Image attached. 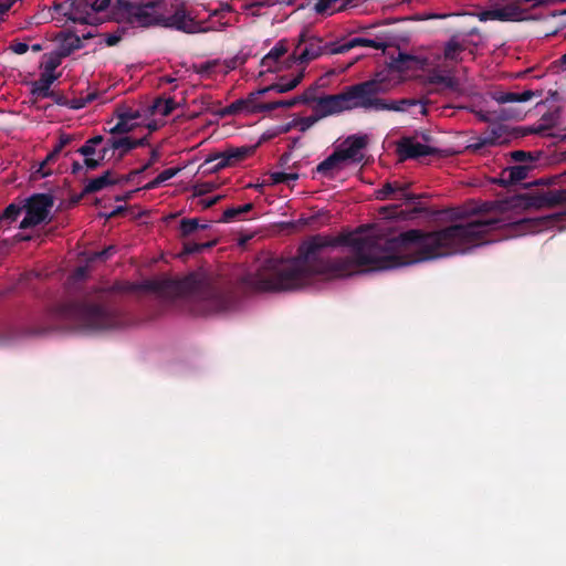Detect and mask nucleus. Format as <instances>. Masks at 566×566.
<instances>
[{
    "mask_svg": "<svg viewBox=\"0 0 566 566\" xmlns=\"http://www.w3.org/2000/svg\"><path fill=\"white\" fill-rule=\"evenodd\" d=\"M91 315H92L95 319H97V321H102V319H104V317H105V313H104L103 311H101L99 308H93V310L91 311Z\"/></svg>",
    "mask_w": 566,
    "mask_h": 566,
    "instance_id": "obj_48",
    "label": "nucleus"
},
{
    "mask_svg": "<svg viewBox=\"0 0 566 566\" xmlns=\"http://www.w3.org/2000/svg\"><path fill=\"white\" fill-rule=\"evenodd\" d=\"M430 153V148L420 142L406 139L399 145V154L402 158H418Z\"/></svg>",
    "mask_w": 566,
    "mask_h": 566,
    "instance_id": "obj_19",
    "label": "nucleus"
},
{
    "mask_svg": "<svg viewBox=\"0 0 566 566\" xmlns=\"http://www.w3.org/2000/svg\"><path fill=\"white\" fill-rule=\"evenodd\" d=\"M515 2L518 3V6L522 8V4H532V6H536L541 2H543V0H515Z\"/></svg>",
    "mask_w": 566,
    "mask_h": 566,
    "instance_id": "obj_51",
    "label": "nucleus"
},
{
    "mask_svg": "<svg viewBox=\"0 0 566 566\" xmlns=\"http://www.w3.org/2000/svg\"><path fill=\"white\" fill-rule=\"evenodd\" d=\"M61 64V55L57 53H51L44 56V60L41 63V67L44 70L53 71L60 66Z\"/></svg>",
    "mask_w": 566,
    "mask_h": 566,
    "instance_id": "obj_33",
    "label": "nucleus"
},
{
    "mask_svg": "<svg viewBox=\"0 0 566 566\" xmlns=\"http://www.w3.org/2000/svg\"><path fill=\"white\" fill-rule=\"evenodd\" d=\"M314 12L319 15H333L352 7L355 0H307Z\"/></svg>",
    "mask_w": 566,
    "mask_h": 566,
    "instance_id": "obj_17",
    "label": "nucleus"
},
{
    "mask_svg": "<svg viewBox=\"0 0 566 566\" xmlns=\"http://www.w3.org/2000/svg\"><path fill=\"white\" fill-rule=\"evenodd\" d=\"M159 157V154L157 150H153L151 151V156H150V159L147 164H145L139 170L136 171V174H140L143 171H145L147 168H149Z\"/></svg>",
    "mask_w": 566,
    "mask_h": 566,
    "instance_id": "obj_46",
    "label": "nucleus"
},
{
    "mask_svg": "<svg viewBox=\"0 0 566 566\" xmlns=\"http://www.w3.org/2000/svg\"><path fill=\"white\" fill-rule=\"evenodd\" d=\"M526 12L515 0H503L482 13L483 20L499 21H521L524 20Z\"/></svg>",
    "mask_w": 566,
    "mask_h": 566,
    "instance_id": "obj_12",
    "label": "nucleus"
},
{
    "mask_svg": "<svg viewBox=\"0 0 566 566\" xmlns=\"http://www.w3.org/2000/svg\"><path fill=\"white\" fill-rule=\"evenodd\" d=\"M252 208H253L252 203H245L243 206L237 207L239 214L249 212L252 210Z\"/></svg>",
    "mask_w": 566,
    "mask_h": 566,
    "instance_id": "obj_50",
    "label": "nucleus"
},
{
    "mask_svg": "<svg viewBox=\"0 0 566 566\" xmlns=\"http://www.w3.org/2000/svg\"><path fill=\"white\" fill-rule=\"evenodd\" d=\"M119 210H120V208L115 209L109 214H107V218L115 216Z\"/></svg>",
    "mask_w": 566,
    "mask_h": 566,
    "instance_id": "obj_54",
    "label": "nucleus"
},
{
    "mask_svg": "<svg viewBox=\"0 0 566 566\" xmlns=\"http://www.w3.org/2000/svg\"><path fill=\"white\" fill-rule=\"evenodd\" d=\"M180 171L179 168H168L161 171L155 179L144 186V189L150 190L159 187L164 182L174 178Z\"/></svg>",
    "mask_w": 566,
    "mask_h": 566,
    "instance_id": "obj_27",
    "label": "nucleus"
},
{
    "mask_svg": "<svg viewBox=\"0 0 566 566\" xmlns=\"http://www.w3.org/2000/svg\"><path fill=\"white\" fill-rule=\"evenodd\" d=\"M164 27L180 30L187 33H198L221 30L224 24L212 25L206 22L196 21L186 10L178 9L172 14L164 18L161 22Z\"/></svg>",
    "mask_w": 566,
    "mask_h": 566,
    "instance_id": "obj_8",
    "label": "nucleus"
},
{
    "mask_svg": "<svg viewBox=\"0 0 566 566\" xmlns=\"http://www.w3.org/2000/svg\"><path fill=\"white\" fill-rule=\"evenodd\" d=\"M17 0H0V21L9 12Z\"/></svg>",
    "mask_w": 566,
    "mask_h": 566,
    "instance_id": "obj_40",
    "label": "nucleus"
},
{
    "mask_svg": "<svg viewBox=\"0 0 566 566\" xmlns=\"http://www.w3.org/2000/svg\"><path fill=\"white\" fill-rule=\"evenodd\" d=\"M84 270L83 269H78V274H83Z\"/></svg>",
    "mask_w": 566,
    "mask_h": 566,
    "instance_id": "obj_59",
    "label": "nucleus"
},
{
    "mask_svg": "<svg viewBox=\"0 0 566 566\" xmlns=\"http://www.w3.org/2000/svg\"><path fill=\"white\" fill-rule=\"evenodd\" d=\"M534 96L532 91H524L522 93H505L500 97V102L502 103H512V102H526L530 101Z\"/></svg>",
    "mask_w": 566,
    "mask_h": 566,
    "instance_id": "obj_30",
    "label": "nucleus"
},
{
    "mask_svg": "<svg viewBox=\"0 0 566 566\" xmlns=\"http://www.w3.org/2000/svg\"><path fill=\"white\" fill-rule=\"evenodd\" d=\"M499 223L486 219L428 233L409 230L394 239L374 229H358L337 239L316 235L300 247L294 259L265 260L247 275L245 283L258 292L293 291L314 285L317 277L339 279L465 253L483 244Z\"/></svg>",
    "mask_w": 566,
    "mask_h": 566,
    "instance_id": "obj_1",
    "label": "nucleus"
},
{
    "mask_svg": "<svg viewBox=\"0 0 566 566\" xmlns=\"http://www.w3.org/2000/svg\"><path fill=\"white\" fill-rule=\"evenodd\" d=\"M95 99V94L93 93H90L87 94L86 97H81V98H74L70 102V106L71 108L73 109H80V108H83L86 106L87 103L92 102Z\"/></svg>",
    "mask_w": 566,
    "mask_h": 566,
    "instance_id": "obj_36",
    "label": "nucleus"
},
{
    "mask_svg": "<svg viewBox=\"0 0 566 566\" xmlns=\"http://www.w3.org/2000/svg\"><path fill=\"white\" fill-rule=\"evenodd\" d=\"M119 15L122 20L126 21L133 28H146L160 24L161 22L159 8L154 2H127L120 7Z\"/></svg>",
    "mask_w": 566,
    "mask_h": 566,
    "instance_id": "obj_6",
    "label": "nucleus"
},
{
    "mask_svg": "<svg viewBox=\"0 0 566 566\" xmlns=\"http://www.w3.org/2000/svg\"><path fill=\"white\" fill-rule=\"evenodd\" d=\"M424 60L406 54H399L385 70L377 73L381 76L384 85H388V91L400 84L402 81L419 76V71L424 70Z\"/></svg>",
    "mask_w": 566,
    "mask_h": 566,
    "instance_id": "obj_5",
    "label": "nucleus"
},
{
    "mask_svg": "<svg viewBox=\"0 0 566 566\" xmlns=\"http://www.w3.org/2000/svg\"><path fill=\"white\" fill-rule=\"evenodd\" d=\"M195 279H196L195 275H189V276L185 277L181 281L169 282L168 287L174 290V291L187 292V291L192 289V285L195 283Z\"/></svg>",
    "mask_w": 566,
    "mask_h": 566,
    "instance_id": "obj_32",
    "label": "nucleus"
},
{
    "mask_svg": "<svg viewBox=\"0 0 566 566\" xmlns=\"http://www.w3.org/2000/svg\"><path fill=\"white\" fill-rule=\"evenodd\" d=\"M116 42V39H109L108 44H114Z\"/></svg>",
    "mask_w": 566,
    "mask_h": 566,
    "instance_id": "obj_57",
    "label": "nucleus"
},
{
    "mask_svg": "<svg viewBox=\"0 0 566 566\" xmlns=\"http://www.w3.org/2000/svg\"><path fill=\"white\" fill-rule=\"evenodd\" d=\"M428 82L444 88H455L458 85L452 73L446 70H432L428 75Z\"/></svg>",
    "mask_w": 566,
    "mask_h": 566,
    "instance_id": "obj_20",
    "label": "nucleus"
},
{
    "mask_svg": "<svg viewBox=\"0 0 566 566\" xmlns=\"http://www.w3.org/2000/svg\"><path fill=\"white\" fill-rule=\"evenodd\" d=\"M33 50H34V51H40V50H41V46H40L39 44H35V45H33Z\"/></svg>",
    "mask_w": 566,
    "mask_h": 566,
    "instance_id": "obj_55",
    "label": "nucleus"
},
{
    "mask_svg": "<svg viewBox=\"0 0 566 566\" xmlns=\"http://www.w3.org/2000/svg\"><path fill=\"white\" fill-rule=\"evenodd\" d=\"M473 54L474 49L469 38L465 35L452 36L444 44L443 56L447 61L458 63L464 61L467 57H472Z\"/></svg>",
    "mask_w": 566,
    "mask_h": 566,
    "instance_id": "obj_14",
    "label": "nucleus"
},
{
    "mask_svg": "<svg viewBox=\"0 0 566 566\" xmlns=\"http://www.w3.org/2000/svg\"><path fill=\"white\" fill-rule=\"evenodd\" d=\"M296 63V53H290L287 42L279 41L261 61L262 72L291 69Z\"/></svg>",
    "mask_w": 566,
    "mask_h": 566,
    "instance_id": "obj_9",
    "label": "nucleus"
},
{
    "mask_svg": "<svg viewBox=\"0 0 566 566\" xmlns=\"http://www.w3.org/2000/svg\"><path fill=\"white\" fill-rule=\"evenodd\" d=\"M78 153L84 157V164L88 169H95L103 161L111 160L107 143L101 135L86 140Z\"/></svg>",
    "mask_w": 566,
    "mask_h": 566,
    "instance_id": "obj_10",
    "label": "nucleus"
},
{
    "mask_svg": "<svg viewBox=\"0 0 566 566\" xmlns=\"http://www.w3.org/2000/svg\"><path fill=\"white\" fill-rule=\"evenodd\" d=\"M247 99L240 98L228 105L227 107L220 111L221 116H230V115H248L247 114Z\"/></svg>",
    "mask_w": 566,
    "mask_h": 566,
    "instance_id": "obj_28",
    "label": "nucleus"
},
{
    "mask_svg": "<svg viewBox=\"0 0 566 566\" xmlns=\"http://www.w3.org/2000/svg\"><path fill=\"white\" fill-rule=\"evenodd\" d=\"M172 98H157L151 104L142 107L119 106L116 109L117 123L111 127L109 133L127 134L137 128L148 132L157 130L166 123V117L174 111Z\"/></svg>",
    "mask_w": 566,
    "mask_h": 566,
    "instance_id": "obj_3",
    "label": "nucleus"
},
{
    "mask_svg": "<svg viewBox=\"0 0 566 566\" xmlns=\"http://www.w3.org/2000/svg\"><path fill=\"white\" fill-rule=\"evenodd\" d=\"M109 0H94L91 2H86L87 6L95 12L103 11L107 8Z\"/></svg>",
    "mask_w": 566,
    "mask_h": 566,
    "instance_id": "obj_39",
    "label": "nucleus"
},
{
    "mask_svg": "<svg viewBox=\"0 0 566 566\" xmlns=\"http://www.w3.org/2000/svg\"><path fill=\"white\" fill-rule=\"evenodd\" d=\"M221 198H222V196H216L210 199H205V200H201V205L203 208H209V207L213 206L214 203H217Z\"/></svg>",
    "mask_w": 566,
    "mask_h": 566,
    "instance_id": "obj_47",
    "label": "nucleus"
},
{
    "mask_svg": "<svg viewBox=\"0 0 566 566\" xmlns=\"http://www.w3.org/2000/svg\"><path fill=\"white\" fill-rule=\"evenodd\" d=\"M269 88H262L256 92H253L245 97L247 99V114H258L262 112H266V103L260 102V97L268 93Z\"/></svg>",
    "mask_w": 566,
    "mask_h": 566,
    "instance_id": "obj_22",
    "label": "nucleus"
},
{
    "mask_svg": "<svg viewBox=\"0 0 566 566\" xmlns=\"http://www.w3.org/2000/svg\"><path fill=\"white\" fill-rule=\"evenodd\" d=\"M347 167L348 165L344 161V159L335 149L332 155H329L316 167V171L322 177L334 178L338 176Z\"/></svg>",
    "mask_w": 566,
    "mask_h": 566,
    "instance_id": "obj_18",
    "label": "nucleus"
},
{
    "mask_svg": "<svg viewBox=\"0 0 566 566\" xmlns=\"http://www.w3.org/2000/svg\"><path fill=\"white\" fill-rule=\"evenodd\" d=\"M237 216H239L237 207L228 208L223 212L222 221H224V222L232 221Z\"/></svg>",
    "mask_w": 566,
    "mask_h": 566,
    "instance_id": "obj_43",
    "label": "nucleus"
},
{
    "mask_svg": "<svg viewBox=\"0 0 566 566\" xmlns=\"http://www.w3.org/2000/svg\"><path fill=\"white\" fill-rule=\"evenodd\" d=\"M52 201L44 195L35 196L25 205V214L20 228L27 229L44 222L50 213Z\"/></svg>",
    "mask_w": 566,
    "mask_h": 566,
    "instance_id": "obj_11",
    "label": "nucleus"
},
{
    "mask_svg": "<svg viewBox=\"0 0 566 566\" xmlns=\"http://www.w3.org/2000/svg\"><path fill=\"white\" fill-rule=\"evenodd\" d=\"M297 102H298V98H289V99L266 102V112L274 111L279 107L290 108V107H293Z\"/></svg>",
    "mask_w": 566,
    "mask_h": 566,
    "instance_id": "obj_34",
    "label": "nucleus"
},
{
    "mask_svg": "<svg viewBox=\"0 0 566 566\" xmlns=\"http://www.w3.org/2000/svg\"><path fill=\"white\" fill-rule=\"evenodd\" d=\"M315 120L316 119L313 118V117L301 118L294 125L298 126L300 130L305 132L306 129H308L315 123Z\"/></svg>",
    "mask_w": 566,
    "mask_h": 566,
    "instance_id": "obj_41",
    "label": "nucleus"
},
{
    "mask_svg": "<svg viewBox=\"0 0 566 566\" xmlns=\"http://www.w3.org/2000/svg\"><path fill=\"white\" fill-rule=\"evenodd\" d=\"M367 145V137L361 135H352L336 146V151L349 166L358 164L364 159V149Z\"/></svg>",
    "mask_w": 566,
    "mask_h": 566,
    "instance_id": "obj_13",
    "label": "nucleus"
},
{
    "mask_svg": "<svg viewBox=\"0 0 566 566\" xmlns=\"http://www.w3.org/2000/svg\"><path fill=\"white\" fill-rule=\"evenodd\" d=\"M56 78L57 75L55 72L42 69L40 78L32 85V93L38 96H45L50 86Z\"/></svg>",
    "mask_w": 566,
    "mask_h": 566,
    "instance_id": "obj_21",
    "label": "nucleus"
},
{
    "mask_svg": "<svg viewBox=\"0 0 566 566\" xmlns=\"http://www.w3.org/2000/svg\"><path fill=\"white\" fill-rule=\"evenodd\" d=\"M355 46H369L374 49H385L386 41L381 39H369L356 36L342 42L322 43L319 40H313L304 48H297L296 63H307L323 54H338L349 51Z\"/></svg>",
    "mask_w": 566,
    "mask_h": 566,
    "instance_id": "obj_4",
    "label": "nucleus"
},
{
    "mask_svg": "<svg viewBox=\"0 0 566 566\" xmlns=\"http://www.w3.org/2000/svg\"><path fill=\"white\" fill-rule=\"evenodd\" d=\"M302 76H303V73H302V71H300L297 75L293 76L290 80L281 78L279 82H276L273 85L268 87L269 88L268 93L272 92V91L277 92V93L290 92L300 84Z\"/></svg>",
    "mask_w": 566,
    "mask_h": 566,
    "instance_id": "obj_24",
    "label": "nucleus"
},
{
    "mask_svg": "<svg viewBox=\"0 0 566 566\" xmlns=\"http://www.w3.org/2000/svg\"><path fill=\"white\" fill-rule=\"evenodd\" d=\"M381 78L376 74L375 78L348 86L339 94L321 97L318 107L326 115L356 108L405 112L410 106H418L421 114L426 113V106L416 99L387 101L379 98L378 94L388 92V85H384Z\"/></svg>",
    "mask_w": 566,
    "mask_h": 566,
    "instance_id": "obj_2",
    "label": "nucleus"
},
{
    "mask_svg": "<svg viewBox=\"0 0 566 566\" xmlns=\"http://www.w3.org/2000/svg\"><path fill=\"white\" fill-rule=\"evenodd\" d=\"M549 203L553 202H566V190H558L555 192H551L549 198L547 199Z\"/></svg>",
    "mask_w": 566,
    "mask_h": 566,
    "instance_id": "obj_38",
    "label": "nucleus"
},
{
    "mask_svg": "<svg viewBox=\"0 0 566 566\" xmlns=\"http://www.w3.org/2000/svg\"><path fill=\"white\" fill-rule=\"evenodd\" d=\"M113 250H114V248H113V247H109L108 249L104 250L103 252L95 254V258H104V256H107L108 254H111V252H112Z\"/></svg>",
    "mask_w": 566,
    "mask_h": 566,
    "instance_id": "obj_52",
    "label": "nucleus"
},
{
    "mask_svg": "<svg viewBox=\"0 0 566 566\" xmlns=\"http://www.w3.org/2000/svg\"><path fill=\"white\" fill-rule=\"evenodd\" d=\"M69 142L70 138L67 136H61L59 143L51 153L54 154L55 157H59L60 153L69 144Z\"/></svg>",
    "mask_w": 566,
    "mask_h": 566,
    "instance_id": "obj_42",
    "label": "nucleus"
},
{
    "mask_svg": "<svg viewBox=\"0 0 566 566\" xmlns=\"http://www.w3.org/2000/svg\"><path fill=\"white\" fill-rule=\"evenodd\" d=\"M199 228L206 229V228H208V226L207 224H200L199 220L196 219V218L182 219L180 221V231H181L182 235H185V237L191 234L192 232H195Z\"/></svg>",
    "mask_w": 566,
    "mask_h": 566,
    "instance_id": "obj_31",
    "label": "nucleus"
},
{
    "mask_svg": "<svg viewBox=\"0 0 566 566\" xmlns=\"http://www.w3.org/2000/svg\"><path fill=\"white\" fill-rule=\"evenodd\" d=\"M72 40H74L76 43L80 42V39L77 36H71Z\"/></svg>",
    "mask_w": 566,
    "mask_h": 566,
    "instance_id": "obj_56",
    "label": "nucleus"
},
{
    "mask_svg": "<svg viewBox=\"0 0 566 566\" xmlns=\"http://www.w3.org/2000/svg\"><path fill=\"white\" fill-rule=\"evenodd\" d=\"M57 157L54 154L49 153L46 157L39 164L32 166L33 175L40 178L49 177L53 174L51 166L55 164Z\"/></svg>",
    "mask_w": 566,
    "mask_h": 566,
    "instance_id": "obj_23",
    "label": "nucleus"
},
{
    "mask_svg": "<svg viewBox=\"0 0 566 566\" xmlns=\"http://www.w3.org/2000/svg\"><path fill=\"white\" fill-rule=\"evenodd\" d=\"M116 182H117V180L115 178H113L112 172L106 171L103 175L91 179L87 182L85 190L88 192L98 191V190H102L103 188H105L109 185L116 184Z\"/></svg>",
    "mask_w": 566,
    "mask_h": 566,
    "instance_id": "obj_25",
    "label": "nucleus"
},
{
    "mask_svg": "<svg viewBox=\"0 0 566 566\" xmlns=\"http://www.w3.org/2000/svg\"><path fill=\"white\" fill-rule=\"evenodd\" d=\"M145 140V137L133 139L128 136L119 138L112 137L107 139L106 143L108 146L111 159L119 160L129 150L144 145Z\"/></svg>",
    "mask_w": 566,
    "mask_h": 566,
    "instance_id": "obj_15",
    "label": "nucleus"
},
{
    "mask_svg": "<svg viewBox=\"0 0 566 566\" xmlns=\"http://www.w3.org/2000/svg\"><path fill=\"white\" fill-rule=\"evenodd\" d=\"M11 49L17 54H23L29 50V45L23 42H18L11 45Z\"/></svg>",
    "mask_w": 566,
    "mask_h": 566,
    "instance_id": "obj_45",
    "label": "nucleus"
},
{
    "mask_svg": "<svg viewBox=\"0 0 566 566\" xmlns=\"http://www.w3.org/2000/svg\"><path fill=\"white\" fill-rule=\"evenodd\" d=\"M526 153L522 150L512 153V158L515 159L516 161H523L526 158Z\"/></svg>",
    "mask_w": 566,
    "mask_h": 566,
    "instance_id": "obj_49",
    "label": "nucleus"
},
{
    "mask_svg": "<svg viewBox=\"0 0 566 566\" xmlns=\"http://www.w3.org/2000/svg\"><path fill=\"white\" fill-rule=\"evenodd\" d=\"M216 188L217 185L214 182H203L193 187V193L195 196H203L213 191Z\"/></svg>",
    "mask_w": 566,
    "mask_h": 566,
    "instance_id": "obj_37",
    "label": "nucleus"
},
{
    "mask_svg": "<svg viewBox=\"0 0 566 566\" xmlns=\"http://www.w3.org/2000/svg\"><path fill=\"white\" fill-rule=\"evenodd\" d=\"M298 179V175L296 172H272L270 175V181L268 185H277V184H287L291 185Z\"/></svg>",
    "mask_w": 566,
    "mask_h": 566,
    "instance_id": "obj_29",
    "label": "nucleus"
},
{
    "mask_svg": "<svg viewBox=\"0 0 566 566\" xmlns=\"http://www.w3.org/2000/svg\"><path fill=\"white\" fill-rule=\"evenodd\" d=\"M250 153V147H229L223 151L210 154L200 166V169L205 174L216 172L224 167L238 164L247 158Z\"/></svg>",
    "mask_w": 566,
    "mask_h": 566,
    "instance_id": "obj_7",
    "label": "nucleus"
},
{
    "mask_svg": "<svg viewBox=\"0 0 566 566\" xmlns=\"http://www.w3.org/2000/svg\"><path fill=\"white\" fill-rule=\"evenodd\" d=\"M563 62L566 64V53L563 56Z\"/></svg>",
    "mask_w": 566,
    "mask_h": 566,
    "instance_id": "obj_58",
    "label": "nucleus"
},
{
    "mask_svg": "<svg viewBox=\"0 0 566 566\" xmlns=\"http://www.w3.org/2000/svg\"><path fill=\"white\" fill-rule=\"evenodd\" d=\"M375 196L378 200L395 199L401 201H413L416 199V197L408 191V185L397 181L386 182L376 191Z\"/></svg>",
    "mask_w": 566,
    "mask_h": 566,
    "instance_id": "obj_16",
    "label": "nucleus"
},
{
    "mask_svg": "<svg viewBox=\"0 0 566 566\" xmlns=\"http://www.w3.org/2000/svg\"><path fill=\"white\" fill-rule=\"evenodd\" d=\"M266 184L265 182H261V184H249L248 187L250 188H254L259 191H262L263 187L265 186Z\"/></svg>",
    "mask_w": 566,
    "mask_h": 566,
    "instance_id": "obj_53",
    "label": "nucleus"
},
{
    "mask_svg": "<svg viewBox=\"0 0 566 566\" xmlns=\"http://www.w3.org/2000/svg\"><path fill=\"white\" fill-rule=\"evenodd\" d=\"M528 168L524 166H514L503 170L502 181L517 182L527 177Z\"/></svg>",
    "mask_w": 566,
    "mask_h": 566,
    "instance_id": "obj_26",
    "label": "nucleus"
},
{
    "mask_svg": "<svg viewBox=\"0 0 566 566\" xmlns=\"http://www.w3.org/2000/svg\"><path fill=\"white\" fill-rule=\"evenodd\" d=\"M21 210L22 209L20 207L15 205H10L9 207L6 208V210L1 214V218L2 220L14 221L21 213Z\"/></svg>",
    "mask_w": 566,
    "mask_h": 566,
    "instance_id": "obj_35",
    "label": "nucleus"
},
{
    "mask_svg": "<svg viewBox=\"0 0 566 566\" xmlns=\"http://www.w3.org/2000/svg\"><path fill=\"white\" fill-rule=\"evenodd\" d=\"M211 247L210 243H207V244H186L185 245V251L186 253H196V252H200L201 250L206 249V248H209Z\"/></svg>",
    "mask_w": 566,
    "mask_h": 566,
    "instance_id": "obj_44",
    "label": "nucleus"
}]
</instances>
